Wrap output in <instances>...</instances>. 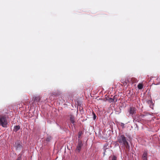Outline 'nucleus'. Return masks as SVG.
<instances>
[{"label":"nucleus","instance_id":"f257e3e1","mask_svg":"<svg viewBox=\"0 0 160 160\" xmlns=\"http://www.w3.org/2000/svg\"><path fill=\"white\" fill-rule=\"evenodd\" d=\"M128 139L123 135H119L117 138V142L121 145L124 146L126 149L129 150L130 146L128 142Z\"/></svg>","mask_w":160,"mask_h":160},{"label":"nucleus","instance_id":"f03ea898","mask_svg":"<svg viewBox=\"0 0 160 160\" xmlns=\"http://www.w3.org/2000/svg\"><path fill=\"white\" fill-rule=\"evenodd\" d=\"M8 121L6 118L5 116H0V125L3 127H7Z\"/></svg>","mask_w":160,"mask_h":160},{"label":"nucleus","instance_id":"7ed1b4c3","mask_svg":"<svg viewBox=\"0 0 160 160\" xmlns=\"http://www.w3.org/2000/svg\"><path fill=\"white\" fill-rule=\"evenodd\" d=\"M82 146V141L79 139H78V144L76 149V151L78 152H79Z\"/></svg>","mask_w":160,"mask_h":160},{"label":"nucleus","instance_id":"20e7f679","mask_svg":"<svg viewBox=\"0 0 160 160\" xmlns=\"http://www.w3.org/2000/svg\"><path fill=\"white\" fill-rule=\"evenodd\" d=\"M128 112L129 113V114L132 115L136 113V108L133 107H131L128 110Z\"/></svg>","mask_w":160,"mask_h":160},{"label":"nucleus","instance_id":"39448f33","mask_svg":"<svg viewBox=\"0 0 160 160\" xmlns=\"http://www.w3.org/2000/svg\"><path fill=\"white\" fill-rule=\"evenodd\" d=\"M15 147L16 148V150H20L22 146L20 144V143L19 141H18L15 142Z\"/></svg>","mask_w":160,"mask_h":160},{"label":"nucleus","instance_id":"423d86ee","mask_svg":"<svg viewBox=\"0 0 160 160\" xmlns=\"http://www.w3.org/2000/svg\"><path fill=\"white\" fill-rule=\"evenodd\" d=\"M148 151L144 150L142 157V160H147Z\"/></svg>","mask_w":160,"mask_h":160},{"label":"nucleus","instance_id":"0eeeda50","mask_svg":"<svg viewBox=\"0 0 160 160\" xmlns=\"http://www.w3.org/2000/svg\"><path fill=\"white\" fill-rule=\"evenodd\" d=\"M70 120L72 124L74 123L75 122V118L72 115H70L69 116Z\"/></svg>","mask_w":160,"mask_h":160},{"label":"nucleus","instance_id":"6e6552de","mask_svg":"<svg viewBox=\"0 0 160 160\" xmlns=\"http://www.w3.org/2000/svg\"><path fill=\"white\" fill-rule=\"evenodd\" d=\"M34 98V101L37 102H39L40 100V96H35Z\"/></svg>","mask_w":160,"mask_h":160},{"label":"nucleus","instance_id":"1a4fd4ad","mask_svg":"<svg viewBox=\"0 0 160 160\" xmlns=\"http://www.w3.org/2000/svg\"><path fill=\"white\" fill-rule=\"evenodd\" d=\"M20 126L19 125L16 126L14 127L13 131L15 132H17L20 128Z\"/></svg>","mask_w":160,"mask_h":160},{"label":"nucleus","instance_id":"9d476101","mask_svg":"<svg viewBox=\"0 0 160 160\" xmlns=\"http://www.w3.org/2000/svg\"><path fill=\"white\" fill-rule=\"evenodd\" d=\"M131 81L132 83H136L138 82V80L135 78H132L131 79Z\"/></svg>","mask_w":160,"mask_h":160},{"label":"nucleus","instance_id":"9b49d317","mask_svg":"<svg viewBox=\"0 0 160 160\" xmlns=\"http://www.w3.org/2000/svg\"><path fill=\"white\" fill-rule=\"evenodd\" d=\"M82 134V131H79L78 133V139H79L80 140V138Z\"/></svg>","mask_w":160,"mask_h":160},{"label":"nucleus","instance_id":"f8f14e48","mask_svg":"<svg viewBox=\"0 0 160 160\" xmlns=\"http://www.w3.org/2000/svg\"><path fill=\"white\" fill-rule=\"evenodd\" d=\"M138 88L140 89H142L143 88V85L142 83H139L138 85Z\"/></svg>","mask_w":160,"mask_h":160},{"label":"nucleus","instance_id":"ddd939ff","mask_svg":"<svg viewBox=\"0 0 160 160\" xmlns=\"http://www.w3.org/2000/svg\"><path fill=\"white\" fill-rule=\"evenodd\" d=\"M52 137L50 136H48L46 138V141L47 142H49L52 139Z\"/></svg>","mask_w":160,"mask_h":160},{"label":"nucleus","instance_id":"4468645a","mask_svg":"<svg viewBox=\"0 0 160 160\" xmlns=\"http://www.w3.org/2000/svg\"><path fill=\"white\" fill-rule=\"evenodd\" d=\"M114 99H115V96H114V98H109L108 99V101L110 103L112 102H114Z\"/></svg>","mask_w":160,"mask_h":160},{"label":"nucleus","instance_id":"2eb2a0df","mask_svg":"<svg viewBox=\"0 0 160 160\" xmlns=\"http://www.w3.org/2000/svg\"><path fill=\"white\" fill-rule=\"evenodd\" d=\"M156 84L158 85L160 83V78H158L156 79Z\"/></svg>","mask_w":160,"mask_h":160},{"label":"nucleus","instance_id":"dca6fc26","mask_svg":"<svg viewBox=\"0 0 160 160\" xmlns=\"http://www.w3.org/2000/svg\"><path fill=\"white\" fill-rule=\"evenodd\" d=\"M21 155H19L18 157V158L16 160H21Z\"/></svg>","mask_w":160,"mask_h":160},{"label":"nucleus","instance_id":"f3484780","mask_svg":"<svg viewBox=\"0 0 160 160\" xmlns=\"http://www.w3.org/2000/svg\"><path fill=\"white\" fill-rule=\"evenodd\" d=\"M117 159V158L114 155H113L112 159V160H116Z\"/></svg>","mask_w":160,"mask_h":160},{"label":"nucleus","instance_id":"a211bd4d","mask_svg":"<svg viewBox=\"0 0 160 160\" xmlns=\"http://www.w3.org/2000/svg\"><path fill=\"white\" fill-rule=\"evenodd\" d=\"M145 116L144 115L141 114L139 116V118H143Z\"/></svg>","mask_w":160,"mask_h":160},{"label":"nucleus","instance_id":"6ab92c4d","mask_svg":"<svg viewBox=\"0 0 160 160\" xmlns=\"http://www.w3.org/2000/svg\"><path fill=\"white\" fill-rule=\"evenodd\" d=\"M122 83H123V84L125 85H126L127 83V82L126 81H123L122 80Z\"/></svg>","mask_w":160,"mask_h":160},{"label":"nucleus","instance_id":"aec40b11","mask_svg":"<svg viewBox=\"0 0 160 160\" xmlns=\"http://www.w3.org/2000/svg\"><path fill=\"white\" fill-rule=\"evenodd\" d=\"M93 119H95L96 118V116L94 113H93Z\"/></svg>","mask_w":160,"mask_h":160},{"label":"nucleus","instance_id":"412c9836","mask_svg":"<svg viewBox=\"0 0 160 160\" xmlns=\"http://www.w3.org/2000/svg\"><path fill=\"white\" fill-rule=\"evenodd\" d=\"M106 150H104V155L105 154V153H106Z\"/></svg>","mask_w":160,"mask_h":160},{"label":"nucleus","instance_id":"4be33fe9","mask_svg":"<svg viewBox=\"0 0 160 160\" xmlns=\"http://www.w3.org/2000/svg\"><path fill=\"white\" fill-rule=\"evenodd\" d=\"M117 99H116V102H117Z\"/></svg>","mask_w":160,"mask_h":160}]
</instances>
